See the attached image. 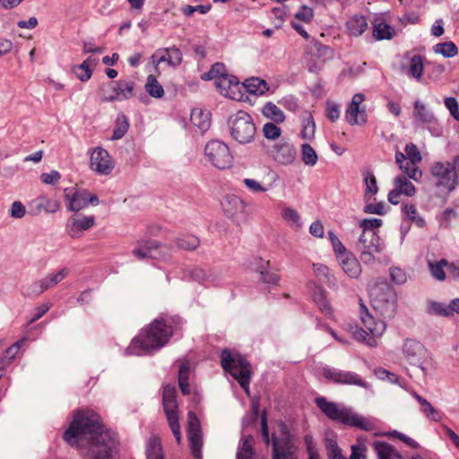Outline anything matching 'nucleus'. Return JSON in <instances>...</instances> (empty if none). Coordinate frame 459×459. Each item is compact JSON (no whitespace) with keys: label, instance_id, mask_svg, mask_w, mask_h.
Returning a JSON list of instances; mask_svg holds the SVG:
<instances>
[{"label":"nucleus","instance_id":"7c9ffc66","mask_svg":"<svg viewBox=\"0 0 459 459\" xmlns=\"http://www.w3.org/2000/svg\"><path fill=\"white\" fill-rule=\"evenodd\" d=\"M346 27L350 35L359 37L368 29V22L364 16L354 15L347 21Z\"/></svg>","mask_w":459,"mask_h":459},{"label":"nucleus","instance_id":"5701e85b","mask_svg":"<svg viewBox=\"0 0 459 459\" xmlns=\"http://www.w3.org/2000/svg\"><path fill=\"white\" fill-rule=\"evenodd\" d=\"M364 100L365 96L362 93H356L352 97L345 113V118L350 125H364L367 122V113L359 108Z\"/></svg>","mask_w":459,"mask_h":459},{"label":"nucleus","instance_id":"dca6fc26","mask_svg":"<svg viewBox=\"0 0 459 459\" xmlns=\"http://www.w3.org/2000/svg\"><path fill=\"white\" fill-rule=\"evenodd\" d=\"M218 91L231 100H240L243 97V86L236 76L221 74L215 81Z\"/></svg>","mask_w":459,"mask_h":459},{"label":"nucleus","instance_id":"4c0bfd02","mask_svg":"<svg viewBox=\"0 0 459 459\" xmlns=\"http://www.w3.org/2000/svg\"><path fill=\"white\" fill-rule=\"evenodd\" d=\"M394 187L406 196H413L416 193V187L405 176H398L394 180Z\"/></svg>","mask_w":459,"mask_h":459},{"label":"nucleus","instance_id":"bf43d9fd","mask_svg":"<svg viewBox=\"0 0 459 459\" xmlns=\"http://www.w3.org/2000/svg\"><path fill=\"white\" fill-rule=\"evenodd\" d=\"M364 182L366 185L365 195L368 194L376 195L377 193L378 187L377 185V178L371 171H367L364 174Z\"/></svg>","mask_w":459,"mask_h":459},{"label":"nucleus","instance_id":"bb28decb","mask_svg":"<svg viewBox=\"0 0 459 459\" xmlns=\"http://www.w3.org/2000/svg\"><path fill=\"white\" fill-rule=\"evenodd\" d=\"M272 154L277 162L287 165L294 160L296 151L291 144L285 143L280 145H274Z\"/></svg>","mask_w":459,"mask_h":459},{"label":"nucleus","instance_id":"6e6d98bb","mask_svg":"<svg viewBox=\"0 0 459 459\" xmlns=\"http://www.w3.org/2000/svg\"><path fill=\"white\" fill-rule=\"evenodd\" d=\"M402 211L411 221H414L419 227H423L425 225L424 219L417 215V209L414 204H404Z\"/></svg>","mask_w":459,"mask_h":459},{"label":"nucleus","instance_id":"6ab92c4d","mask_svg":"<svg viewBox=\"0 0 459 459\" xmlns=\"http://www.w3.org/2000/svg\"><path fill=\"white\" fill-rule=\"evenodd\" d=\"M94 224V216L74 214L68 219L65 229L70 237L77 238H80L84 231L93 227Z\"/></svg>","mask_w":459,"mask_h":459},{"label":"nucleus","instance_id":"473e14b6","mask_svg":"<svg viewBox=\"0 0 459 459\" xmlns=\"http://www.w3.org/2000/svg\"><path fill=\"white\" fill-rule=\"evenodd\" d=\"M243 89L254 95H262L269 90L267 82L258 77H252L245 80L241 84Z\"/></svg>","mask_w":459,"mask_h":459},{"label":"nucleus","instance_id":"6e6552de","mask_svg":"<svg viewBox=\"0 0 459 459\" xmlns=\"http://www.w3.org/2000/svg\"><path fill=\"white\" fill-rule=\"evenodd\" d=\"M227 123L230 136L238 143L247 144L255 139L256 127L247 111L238 110L229 117Z\"/></svg>","mask_w":459,"mask_h":459},{"label":"nucleus","instance_id":"e433bc0d","mask_svg":"<svg viewBox=\"0 0 459 459\" xmlns=\"http://www.w3.org/2000/svg\"><path fill=\"white\" fill-rule=\"evenodd\" d=\"M424 58L420 55H414L411 57L409 66H408V75L415 78L420 81L423 74L424 65H423Z\"/></svg>","mask_w":459,"mask_h":459},{"label":"nucleus","instance_id":"e2e57ef3","mask_svg":"<svg viewBox=\"0 0 459 459\" xmlns=\"http://www.w3.org/2000/svg\"><path fill=\"white\" fill-rule=\"evenodd\" d=\"M73 72L75 76L82 82L88 81L92 74V70L86 66V64H81L73 68Z\"/></svg>","mask_w":459,"mask_h":459},{"label":"nucleus","instance_id":"c85d7f7f","mask_svg":"<svg viewBox=\"0 0 459 459\" xmlns=\"http://www.w3.org/2000/svg\"><path fill=\"white\" fill-rule=\"evenodd\" d=\"M190 121L194 126L197 127L201 133L207 131L211 126L210 112L202 108H193L191 111Z\"/></svg>","mask_w":459,"mask_h":459},{"label":"nucleus","instance_id":"aec40b11","mask_svg":"<svg viewBox=\"0 0 459 459\" xmlns=\"http://www.w3.org/2000/svg\"><path fill=\"white\" fill-rule=\"evenodd\" d=\"M90 160L91 169L101 175H108L114 168L109 153L101 147L93 149Z\"/></svg>","mask_w":459,"mask_h":459},{"label":"nucleus","instance_id":"f03ea898","mask_svg":"<svg viewBox=\"0 0 459 459\" xmlns=\"http://www.w3.org/2000/svg\"><path fill=\"white\" fill-rule=\"evenodd\" d=\"M181 321L178 316L155 318L150 325L142 329L140 333L131 342L126 350V353L127 355L143 356L160 350L169 342Z\"/></svg>","mask_w":459,"mask_h":459},{"label":"nucleus","instance_id":"ddd939ff","mask_svg":"<svg viewBox=\"0 0 459 459\" xmlns=\"http://www.w3.org/2000/svg\"><path fill=\"white\" fill-rule=\"evenodd\" d=\"M403 354L411 365L418 367L424 375L428 373L426 365L429 362V352L419 341L406 339L403 345Z\"/></svg>","mask_w":459,"mask_h":459},{"label":"nucleus","instance_id":"09e8293b","mask_svg":"<svg viewBox=\"0 0 459 459\" xmlns=\"http://www.w3.org/2000/svg\"><path fill=\"white\" fill-rule=\"evenodd\" d=\"M340 265L343 272L351 278H357L361 273L359 260H342Z\"/></svg>","mask_w":459,"mask_h":459},{"label":"nucleus","instance_id":"13d9d810","mask_svg":"<svg viewBox=\"0 0 459 459\" xmlns=\"http://www.w3.org/2000/svg\"><path fill=\"white\" fill-rule=\"evenodd\" d=\"M404 152L406 153V160H410V161L416 164H419L421 161L422 156L418 147L413 143H407L405 145Z\"/></svg>","mask_w":459,"mask_h":459},{"label":"nucleus","instance_id":"f8f14e48","mask_svg":"<svg viewBox=\"0 0 459 459\" xmlns=\"http://www.w3.org/2000/svg\"><path fill=\"white\" fill-rule=\"evenodd\" d=\"M204 154L219 169H225L232 165L233 156L228 145L219 140L210 141L205 146Z\"/></svg>","mask_w":459,"mask_h":459},{"label":"nucleus","instance_id":"f257e3e1","mask_svg":"<svg viewBox=\"0 0 459 459\" xmlns=\"http://www.w3.org/2000/svg\"><path fill=\"white\" fill-rule=\"evenodd\" d=\"M71 446H76L83 459H113L118 444L115 432L104 428L93 411H78L63 435Z\"/></svg>","mask_w":459,"mask_h":459},{"label":"nucleus","instance_id":"a19ab883","mask_svg":"<svg viewBox=\"0 0 459 459\" xmlns=\"http://www.w3.org/2000/svg\"><path fill=\"white\" fill-rule=\"evenodd\" d=\"M23 341L16 342L5 350L4 353L0 357V370L5 369L12 363Z\"/></svg>","mask_w":459,"mask_h":459},{"label":"nucleus","instance_id":"a878e982","mask_svg":"<svg viewBox=\"0 0 459 459\" xmlns=\"http://www.w3.org/2000/svg\"><path fill=\"white\" fill-rule=\"evenodd\" d=\"M413 116L420 123L428 125L430 132L431 126L436 127L437 125V119L431 109L419 100L414 102Z\"/></svg>","mask_w":459,"mask_h":459},{"label":"nucleus","instance_id":"393cba45","mask_svg":"<svg viewBox=\"0 0 459 459\" xmlns=\"http://www.w3.org/2000/svg\"><path fill=\"white\" fill-rule=\"evenodd\" d=\"M176 393V387L173 385H167L163 387L162 404L166 418L178 416Z\"/></svg>","mask_w":459,"mask_h":459},{"label":"nucleus","instance_id":"9b49d317","mask_svg":"<svg viewBox=\"0 0 459 459\" xmlns=\"http://www.w3.org/2000/svg\"><path fill=\"white\" fill-rule=\"evenodd\" d=\"M430 174L436 178V185L452 192L459 184V177L449 161H436L430 167Z\"/></svg>","mask_w":459,"mask_h":459},{"label":"nucleus","instance_id":"c03bdc74","mask_svg":"<svg viewBox=\"0 0 459 459\" xmlns=\"http://www.w3.org/2000/svg\"><path fill=\"white\" fill-rule=\"evenodd\" d=\"M372 34L376 40L391 39L394 30L385 22H380L374 24Z\"/></svg>","mask_w":459,"mask_h":459},{"label":"nucleus","instance_id":"69168bd1","mask_svg":"<svg viewBox=\"0 0 459 459\" xmlns=\"http://www.w3.org/2000/svg\"><path fill=\"white\" fill-rule=\"evenodd\" d=\"M445 106L449 110L451 116L455 120L459 121V106L457 100L453 97L446 98Z\"/></svg>","mask_w":459,"mask_h":459},{"label":"nucleus","instance_id":"338daca9","mask_svg":"<svg viewBox=\"0 0 459 459\" xmlns=\"http://www.w3.org/2000/svg\"><path fill=\"white\" fill-rule=\"evenodd\" d=\"M61 174L57 170H52L49 173H42L40 180L46 185H56L59 182Z\"/></svg>","mask_w":459,"mask_h":459},{"label":"nucleus","instance_id":"72a5a7b5","mask_svg":"<svg viewBox=\"0 0 459 459\" xmlns=\"http://www.w3.org/2000/svg\"><path fill=\"white\" fill-rule=\"evenodd\" d=\"M253 442L251 435L243 436L239 441L236 459H254Z\"/></svg>","mask_w":459,"mask_h":459},{"label":"nucleus","instance_id":"f704fd0d","mask_svg":"<svg viewBox=\"0 0 459 459\" xmlns=\"http://www.w3.org/2000/svg\"><path fill=\"white\" fill-rule=\"evenodd\" d=\"M261 264L257 268L261 280L267 284L276 285L280 280L278 274L271 270L270 260H260Z\"/></svg>","mask_w":459,"mask_h":459},{"label":"nucleus","instance_id":"de8ad7c7","mask_svg":"<svg viewBox=\"0 0 459 459\" xmlns=\"http://www.w3.org/2000/svg\"><path fill=\"white\" fill-rule=\"evenodd\" d=\"M129 122L126 115L119 114L116 120V126L113 130L112 139H121L127 132Z\"/></svg>","mask_w":459,"mask_h":459},{"label":"nucleus","instance_id":"c9c22d12","mask_svg":"<svg viewBox=\"0 0 459 459\" xmlns=\"http://www.w3.org/2000/svg\"><path fill=\"white\" fill-rule=\"evenodd\" d=\"M427 313L431 316H438L444 317H451V302L446 304L435 300L428 301L427 303Z\"/></svg>","mask_w":459,"mask_h":459},{"label":"nucleus","instance_id":"4d7b16f0","mask_svg":"<svg viewBox=\"0 0 459 459\" xmlns=\"http://www.w3.org/2000/svg\"><path fill=\"white\" fill-rule=\"evenodd\" d=\"M313 269L318 281L323 282H330V269L325 264L322 263H315L313 264Z\"/></svg>","mask_w":459,"mask_h":459},{"label":"nucleus","instance_id":"ea45409f","mask_svg":"<svg viewBox=\"0 0 459 459\" xmlns=\"http://www.w3.org/2000/svg\"><path fill=\"white\" fill-rule=\"evenodd\" d=\"M34 203L36 204L37 212L39 213L41 211L46 212L54 213L60 209V204L57 201L49 199L46 196L38 197Z\"/></svg>","mask_w":459,"mask_h":459},{"label":"nucleus","instance_id":"f3484780","mask_svg":"<svg viewBox=\"0 0 459 459\" xmlns=\"http://www.w3.org/2000/svg\"><path fill=\"white\" fill-rule=\"evenodd\" d=\"M187 436L193 456L196 459L201 458L203 445L201 425L193 411H189L187 414Z\"/></svg>","mask_w":459,"mask_h":459},{"label":"nucleus","instance_id":"cd10ccee","mask_svg":"<svg viewBox=\"0 0 459 459\" xmlns=\"http://www.w3.org/2000/svg\"><path fill=\"white\" fill-rule=\"evenodd\" d=\"M311 295L313 301L316 304L319 310L324 315L330 316L333 313V309L326 298L325 290L320 286L314 285Z\"/></svg>","mask_w":459,"mask_h":459},{"label":"nucleus","instance_id":"1a4fd4ad","mask_svg":"<svg viewBox=\"0 0 459 459\" xmlns=\"http://www.w3.org/2000/svg\"><path fill=\"white\" fill-rule=\"evenodd\" d=\"M296 435L291 433L283 421L277 423V434L272 435V459H297L295 447Z\"/></svg>","mask_w":459,"mask_h":459},{"label":"nucleus","instance_id":"423d86ee","mask_svg":"<svg viewBox=\"0 0 459 459\" xmlns=\"http://www.w3.org/2000/svg\"><path fill=\"white\" fill-rule=\"evenodd\" d=\"M359 318L366 329L356 326L352 332L355 340L376 347L377 339L381 337L386 329L385 319H376L368 311L361 299H359Z\"/></svg>","mask_w":459,"mask_h":459},{"label":"nucleus","instance_id":"79ce46f5","mask_svg":"<svg viewBox=\"0 0 459 459\" xmlns=\"http://www.w3.org/2000/svg\"><path fill=\"white\" fill-rule=\"evenodd\" d=\"M379 459H392L398 452L386 442L375 441L372 444Z\"/></svg>","mask_w":459,"mask_h":459},{"label":"nucleus","instance_id":"b1692460","mask_svg":"<svg viewBox=\"0 0 459 459\" xmlns=\"http://www.w3.org/2000/svg\"><path fill=\"white\" fill-rule=\"evenodd\" d=\"M395 162L409 178L418 181L421 178L422 172L420 170L418 164L406 160L405 154L402 152H395Z\"/></svg>","mask_w":459,"mask_h":459},{"label":"nucleus","instance_id":"774afa93","mask_svg":"<svg viewBox=\"0 0 459 459\" xmlns=\"http://www.w3.org/2000/svg\"><path fill=\"white\" fill-rule=\"evenodd\" d=\"M25 206L19 201L13 202L9 210L10 216L15 219L22 218L25 215Z\"/></svg>","mask_w":459,"mask_h":459},{"label":"nucleus","instance_id":"2eb2a0df","mask_svg":"<svg viewBox=\"0 0 459 459\" xmlns=\"http://www.w3.org/2000/svg\"><path fill=\"white\" fill-rule=\"evenodd\" d=\"M221 206L225 216L237 225L247 219V203L235 195H226L221 201Z\"/></svg>","mask_w":459,"mask_h":459},{"label":"nucleus","instance_id":"4468645a","mask_svg":"<svg viewBox=\"0 0 459 459\" xmlns=\"http://www.w3.org/2000/svg\"><path fill=\"white\" fill-rule=\"evenodd\" d=\"M322 374L325 379L336 385H357L365 389L371 387L368 382L364 381L359 374L353 371L325 366L322 369Z\"/></svg>","mask_w":459,"mask_h":459},{"label":"nucleus","instance_id":"864d4df0","mask_svg":"<svg viewBox=\"0 0 459 459\" xmlns=\"http://www.w3.org/2000/svg\"><path fill=\"white\" fill-rule=\"evenodd\" d=\"M169 49L167 48L157 49L151 56V63L155 66V70L158 74L159 65L166 62L169 65Z\"/></svg>","mask_w":459,"mask_h":459},{"label":"nucleus","instance_id":"0e129e2a","mask_svg":"<svg viewBox=\"0 0 459 459\" xmlns=\"http://www.w3.org/2000/svg\"><path fill=\"white\" fill-rule=\"evenodd\" d=\"M169 51V65L176 67L182 62V53L180 49L175 46L167 48Z\"/></svg>","mask_w":459,"mask_h":459},{"label":"nucleus","instance_id":"c756f323","mask_svg":"<svg viewBox=\"0 0 459 459\" xmlns=\"http://www.w3.org/2000/svg\"><path fill=\"white\" fill-rule=\"evenodd\" d=\"M411 395L420 403V412L424 414L429 420L437 422L441 420L440 412L427 399L414 391L411 392Z\"/></svg>","mask_w":459,"mask_h":459},{"label":"nucleus","instance_id":"20e7f679","mask_svg":"<svg viewBox=\"0 0 459 459\" xmlns=\"http://www.w3.org/2000/svg\"><path fill=\"white\" fill-rule=\"evenodd\" d=\"M200 239L193 234H182L173 244H162L157 240H142L133 249V255L139 258H153V252L160 255H171L175 250L192 251L198 247Z\"/></svg>","mask_w":459,"mask_h":459},{"label":"nucleus","instance_id":"58836bf2","mask_svg":"<svg viewBox=\"0 0 459 459\" xmlns=\"http://www.w3.org/2000/svg\"><path fill=\"white\" fill-rule=\"evenodd\" d=\"M190 374V367L188 361L181 363L178 370V385L184 395L190 394V386L188 383Z\"/></svg>","mask_w":459,"mask_h":459},{"label":"nucleus","instance_id":"052dcab7","mask_svg":"<svg viewBox=\"0 0 459 459\" xmlns=\"http://www.w3.org/2000/svg\"><path fill=\"white\" fill-rule=\"evenodd\" d=\"M263 134L266 139L275 140L281 136V131L273 123H265L263 126Z\"/></svg>","mask_w":459,"mask_h":459},{"label":"nucleus","instance_id":"37998d69","mask_svg":"<svg viewBox=\"0 0 459 459\" xmlns=\"http://www.w3.org/2000/svg\"><path fill=\"white\" fill-rule=\"evenodd\" d=\"M447 260H429V269L433 278L437 281H444L446 279L445 267L447 268Z\"/></svg>","mask_w":459,"mask_h":459},{"label":"nucleus","instance_id":"0eeeda50","mask_svg":"<svg viewBox=\"0 0 459 459\" xmlns=\"http://www.w3.org/2000/svg\"><path fill=\"white\" fill-rule=\"evenodd\" d=\"M221 364L222 368L228 372L239 385L247 393L251 379L250 364L247 359L240 354H231L229 350L221 352Z\"/></svg>","mask_w":459,"mask_h":459},{"label":"nucleus","instance_id":"8fccbe9b","mask_svg":"<svg viewBox=\"0 0 459 459\" xmlns=\"http://www.w3.org/2000/svg\"><path fill=\"white\" fill-rule=\"evenodd\" d=\"M434 51L445 57H454L458 53L456 45L452 41L438 43L434 46Z\"/></svg>","mask_w":459,"mask_h":459},{"label":"nucleus","instance_id":"3c124183","mask_svg":"<svg viewBox=\"0 0 459 459\" xmlns=\"http://www.w3.org/2000/svg\"><path fill=\"white\" fill-rule=\"evenodd\" d=\"M303 162L307 166H314L317 161V154L310 144L305 143L301 146Z\"/></svg>","mask_w":459,"mask_h":459},{"label":"nucleus","instance_id":"680f3d73","mask_svg":"<svg viewBox=\"0 0 459 459\" xmlns=\"http://www.w3.org/2000/svg\"><path fill=\"white\" fill-rule=\"evenodd\" d=\"M390 278L392 281L397 285H402L407 281L406 273L400 267H391L389 269Z\"/></svg>","mask_w":459,"mask_h":459},{"label":"nucleus","instance_id":"412c9836","mask_svg":"<svg viewBox=\"0 0 459 459\" xmlns=\"http://www.w3.org/2000/svg\"><path fill=\"white\" fill-rule=\"evenodd\" d=\"M68 273L69 271L66 268H62L56 273L50 274L39 281L33 282L25 294L28 296H39L60 282Z\"/></svg>","mask_w":459,"mask_h":459},{"label":"nucleus","instance_id":"39448f33","mask_svg":"<svg viewBox=\"0 0 459 459\" xmlns=\"http://www.w3.org/2000/svg\"><path fill=\"white\" fill-rule=\"evenodd\" d=\"M370 303L374 311L383 319H392L398 308L397 293L385 281H377L368 286Z\"/></svg>","mask_w":459,"mask_h":459},{"label":"nucleus","instance_id":"49530a36","mask_svg":"<svg viewBox=\"0 0 459 459\" xmlns=\"http://www.w3.org/2000/svg\"><path fill=\"white\" fill-rule=\"evenodd\" d=\"M281 217L292 228L300 229L302 227L300 215L293 208H290V207L283 208V210L281 212Z\"/></svg>","mask_w":459,"mask_h":459},{"label":"nucleus","instance_id":"2f4dec72","mask_svg":"<svg viewBox=\"0 0 459 459\" xmlns=\"http://www.w3.org/2000/svg\"><path fill=\"white\" fill-rule=\"evenodd\" d=\"M145 454L147 459H164L161 442L159 437L152 435L146 441Z\"/></svg>","mask_w":459,"mask_h":459},{"label":"nucleus","instance_id":"5fc2aeb1","mask_svg":"<svg viewBox=\"0 0 459 459\" xmlns=\"http://www.w3.org/2000/svg\"><path fill=\"white\" fill-rule=\"evenodd\" d=\"M264 114L271 117L275 122H282L285 118L284 113L273 103H267L264 107Z\"/></svg>","mask_w":459,"mask_h":459},{"label":"nucleus","instance_id":"603ef678","mask_svg":"<svg viewBox=\"0 0 459 459\" xmlns=\"http://www.w3.org/2000/svg\"><path fill=\"white\" fill-rule=\"evenodd\" d=\"M316 125L310 113H307V117L303 120L302 137L310 140L315 135Z\"/></svg>","mask_w":459,"mask_h":459},{"label":"nucleus","instance_id":"a211bd4d","mask_svg":"<svg viewBox=\"0 0 459 459\" xmlns=\"http://www.w3.org/2000/svg\"><path fill=\"white\" fill-rule=\"evenodd\" d=\"M110 92L103 98L105 101H123L134 96L135 83L129 80H118L110 84Z\"/></svg>","mask_w":459,"mask_h":459},{"label":"nucleus","instance_id":"4be33fe9","mask_svg":"<svg viewBox=\"0 0 459 459\" xmlns=\"http://www.w3.org/2000/svg\"><path fill=\"white\" fill-rule=\"evenodd\" d=\"M382 225V220L380 219H364L360 221V227L363 229V234L359 238V242L362 243L365 248H368V253L373 255V251L377 250V246L374 244V240L378 241L376 238V234L373 231L374 229H377Z\"/></svg>","mask_w":459,"mask_h":459},{"label":"nucleus","instance_id":"9d476101","mask_svg":"<svg viewBox=\"0 0 459 459\" xmlns=\"http://www.w3.org/2000/svg\"><path fill=\"white\" fill-rule=\"evenodd\" d=\"M64 199L68 211L78 212L90 204L98 205L99 197L88 190L78 187H66L64 189Z\"/></svg>","mask_w":459,"mask_h":459},{"label":"nucleus","instance_id":"a18cd8bd","mask_svg":"<svg viewBox=\"0 0 459 459\" xmlns=\"http://www.w3.org/2000/svg\"><path fill=\"white\" fill-rule=\"evenodd\" d=\"M146 91L153 98L159 99L164 95L163 87L157 81L155 75L150 74L145 83Z\"/></svg>","mask_w":459,"mask_h":459},{"label":"nucleus","instance_id":"7ed1b4c3","mask_svg":"<svg viewBox=\"0 0 459 459\" xmlns=\"http://www.w3.org/2000/svg\"><path fill=\"white\" fill-rule=\"evenodd\" d=\"M315 403L322 413L333 421L341 422L366 431L372 430L375 428L373 419L362 417L356 413L352 408L347 407L342 403L330 402L324 396L316 397Z\"/></svg>","mask_w":459,"mask_h":459}]
</instances>
